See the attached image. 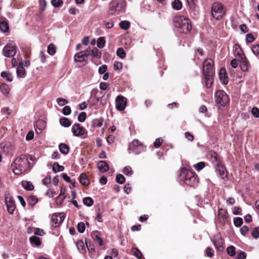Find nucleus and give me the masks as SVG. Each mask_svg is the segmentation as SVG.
<instances>
[{"label":"nucleus","instance_id":"50","mask_svg":"<svg viewBox=\"0 0 259 259\" xmlns=\"http://www.w3.org/2000/svg\"><path fill=\"white\" fill-rule=\"evenodd\" d=\"M57 102L58 104L60 106H63L64 105L67 104L68 102L67 100L63 99L62 98H58L57 99Z\"/></svg>","mask_w":259,"mask_h":259},{"label":"nucleus","instance_id":"34","mask_svg":"<svg viewBox=\"0 0 259 259\" xmlns=\"http://www.w3.org/2000/svg\"><path fill=\"white\" fill-rule=\"evenodd\" d=\"M64 169V166L59 165L58 163H55L53 165V170L55 172L62 171Z\"/></svg>","mask_w":259,"mask_h":259},{"label":"nucleus","instance_id":"61","mask_svg":"<svg viewBox=\"0 0 259 259\" xmlns=\"http://www.w3.org/2000/svg\"><path fill=\"white\" fill-rule=\"evenodd\" d=\"M251 113L255 117H259V109L257 107H253L251 109Z\"/></svg>","mask_w":259,"mask_h":259},{"label":"nucleus","instance_id":"4","mask_svg":"<svg viewBox=\"0 0 259 259\" xmlns=\"http://www.w3.org/2000/svg\"><path fill=\"white\" fill-rule=\"evenodd\" d=\"M175 27L180 33H188L192 29L190 20L184 16H176L174 19Z\"/></svg>","mask_w":259,"mask_h":259},{"label":"nucleus","instance_id":"17","mask_svg":"<svg viewBox=\"0 0 259 259\" xmlns=\"http://www.w3.org/2000/svg\"><path fill=\"white\" fill-rule=\"evenodd\" d=\"M219 78L220 81L224 84L228 82V74L225 68H221L220 70Z\"/></svg>","mask_w":259,"mask_h":259},{"label":"nucleus","instance_id":"11","mask_svg":"<svg viewBox=\"0 0 259 259\" xmlns=\"http://www.w3.org/2000/svg\"><path fill=\"white\" fill-rule=\"evenodd\" d=\"M71 132L75 137H81L87 134V131L80 124L75 123L72 126Z\"/></svg>","mask_w":259,"mask_h":259},{"label":"nucleus","instance_id":"16","mask_svg":"<svg viewBox=\"0 0 259 259\" xmlns=\"http://www.w3.org/2000/svg\"><path fill=\"white\" fill-rule=\"evenodd\" d=\"M17 75L18 78H24L25 77L26 71L22 62H20L17 68Z\"/></svg>","mask_w":259,"mask_h":259},{"label":"nucleus","instance_id":"35","mask_svg":"<svg viewBox=\"0 0 259 259\" xmlns=\"http://www.w3.org/2000/svg\"><path fill=\"white\" fill-rule=\"evenodd\" d=\"M9 29L8 24L5 21L2 22L0 23V30L3 32H7Z\"/></svg>","mask_w":259,"mask_h":259},{"label":"nucleus","instance_id":"21","mask_svg":"<svg viewBox=\"0 0 259 259\" xmlns=\"http://www.w3.org/2000/svg\"><path fill=\"white\" fill-rule=\"evenodd\" d=\"M240 67L242 71H247L249 67V63L246 57L244 58L240 59Z\"/></svg>","mask_w":259,"mask_h":259},{"label":"nucleus","instance_id":"8","mask_svg":"<svg viewBox=\"0 0 259 259\" xmlns=\"http://www.w3.org/2000/svg\"><path fill=\"white\" fill-rule=\"evenodd\" d=\"M215 99L220 106H225L230 101L228 95L223 90H219L215 92Z\"/></svg>","mask_w":259,"mask_h":259},{"label":"nucleus","instance_id":"6","mask_svg":"<svg viewBox=\"0 0 259 259\" xmlns=\"http://www.w3.org/2000/svg\"><path fill=\"white\" fill-rule=\"evenodd\" d=\"M212 16L216 20L221 19L226 13L225 7L220 3H214L211 7Z\"/></svg>","mask_w":259,"mask_h":259},{"label":"nucleus","instance_id":"48","mask_svg":"<svg viewBox=\"0 0 259 259\" xmlns=\"http://www.w3.org/2000/svg\"><path fill=\"white\" fill-rule=\"evenodd\" d=\"M205 166V163L204 162H200L194 165V168L196 170H200L202 169Z\"/></svg>","mask_w":259,"mask_h":259},{"label":"nucleus","instance_id":"25","mask_svg":"<svg viewBox=\"0 0 259 259\" xmlns=\"http://www.w3.org/2000/svg\"><path fill=\"white\" fill-rule=\"evenodd\" d=\"M29 241L32 246H38L41 244L40 238L35 236L30 237Z\"/></svg>","mask_w":259,"mask_h":259},{"label":"nucleus","instance_id":"2","mask_svg":"<svg viewBox=\"0 0 259 259\" xmlns=\"http://www.w3.org/2000/svg\"><path fill=\"white\" fill-rule=\"evenodd\" d=\"M180 184H185L191 187H194L198 183V178L196 173L190 169H183L179 177Z\"/></svg>","mask_w":259,"mask_h":259},{"label":"nucleus","instance_id":"24","mask_svg":"<svg viewBox=\"0 0 259 259\" xmlns=\"http://www.w3.org/2000/svg\"><path fill=\"white\" fill-rule=\"evenodd\" d=\"M0 90L4 95L8 96L9 94L10 89L7 84L3 83L0 85Z\"/></svg>","mask_w":259,"mask_h":259},{"label":"nucleus","instance_id":"49","mask_svg":"<svg viewBox=\"0 0 259 259\" xmlns=\"http://www.w3.org/2000/svg\"><path fill=\"white\" fill-rule=\"evenodd\" d=\"M122 172L124 174L127 176H131L133 174V170L130 166H125L123 168Z\"/></svg>","mask_w":259,"mask_h":259},{"label":"nucleus","instance_id":"60","mask_svg":"<svg viewBox=\"0 0 259 259\" xmlns=\"http://www.w3.org/2000/svg\"><path fill=\"white\" fill-rule=\"evenodd\" d=\"M249 231V228L247 226H243L240 229V233L243 236H245Z\"/></svg>","mask_w":259,"mask_h":259},{"label":"nucleus","instance_id":"13","mask_svg":"<svg viewBox=\"0 0 259 259\" xmlns=\"http://www.w3.org/2000/svg\"><path fill=\"white\" fill-rule=\"evenodd\" d=\"M116 108L118 111H123L126 106V98L122 95L118 96L115 100Z\"/></svg>","mask_w":259,"mask_h":259},{"label":"nucleus","instance_id":"10","mask_svg":"<svg viewBox=\"0 0 259 259\" xmlns=\"http://www.w3.org/2000/svg\"><path fill=\"white\" fill-rule=\"evenodd\" d=\"M65 218L64 213H55L52 214L51 218V226L54 228L59 227L64 221Z\"/></svg>","mask_w":259,"mask_h":259},{"label":"nucleus","instance_id":"45","mask_svg":"<svg viewBox=\"0 0 259 259\" xmlns=\"http://www.w3.org/2000/svg\"><path fill=\"white\" fill-rule=\"evenodd\" d=\"M253 54L256 56H259V45H254L251 48Z\"/></svg>","mask_w":259,"mask_h":259},{"label":"nucleus","instance_id":"56","mask_svg":"<svg viewBox=\"0 0 259 259\" xmlns=\"http://www.w3.org/2000/svg\"><path fill=\"white\" fill-rule=\"evenodd\" d=\"M34 233L36 235L42 236L44 235L45 232L42 229L36 228H35L34 230Z\"/></svg>","mask_w":259,"mask_h":259},{"label":"nucleus","instance_id":"37","mask_svg":"<svg viewBox=\"0 0 259 259\" xmlns=\"http://www.w3.org/2000/svg\"><path fill=\"white\" fill-rule=\"evenodd\" d=\"M91 56L95 58H100L101 56V53L97 48H94L93 50H91Z\"/></svg>","mask_w":259,"mask_h":259},{"label":"nucleus","instance_id":"20","mask_svg":"<svg viewBox=\"0 0 259 259\" xmlns=\"http://www.w3.org/2000/svg\"><path fill=\"white\" fill-rule=\"evenodd\" d=\"M213 244L219 250L223 249V241L220 236H215L213 237Z\"/></svg>","mask_w":259,"mask_h":259},{"label":"nucleus","instance_id":"59","mask_svg":"<svg viewBox=\"0 0 259 259\" xmlns=\"http://www.w3.org/2000/svg\"><path fill=\"white\" fill-rule=\"evenodd\" d=\"M211 158L212 162L214 165L217 163H220L218 158V155L216 153H213V154L211 155Z\"/></svg>","mask_w":259,"mask_h":259},{"label":"nucleus","instance_id":"44","mask_svg":"<svg viewBox=\"0 0 259 259\" xmlns=\"http://www.w3.org/2000/svg\"><path fill=\"white\" fill-rule=\"evenodd\" d=\"M133 255L136 256L138 258H141L143 256V255L139 249L137 248H134L133 249Z\"/></svg>","mask_w":259,"mask_h":259},{"label":"nucleus","instance_id":"1","mask_svg":"<svg viewBox=\"0 0 259 259\" xmlns=\"http://www.w3.org/2000/svg\"><path fill=\"white\" fill-rule=\"evenodd\" d=\"M30 168V162L26 156L21 155L15 159L13 169L15 174L20 175L28 171Z\"/></svg>","mask_w":259,"mask_h":259},{"label":"nucleus","instance_id":"43","mask_svg":"<svg viewBox=\"0 0 259 259\" xmlns=\"http://www.w3.org/2000/svg\"><path fill=\"white\" fill-rule=\"evenodd\" d=\"M242 223L243 220L241 218L237 217L234 219V224L237 227H240L242 225Z\"/></svg>","mask_w":259,"mask_h":259},{"label":"nucleus","instance_id":"23","mask_svg":"<svg viewBox=\"0 0 259 259\" xmlns=\"http://www.w3.org/2000/svg\"><path fill=\"white\" fill-rule=\"evenodd\" d=\"M21 185L23 188L27 191H32L34 189L33 185L29 181H23Z\"/></svg>","mask_w":259,"mask_h":259},{"label":"nucleus","instance_id":"62","mask_svg":"<svg viewBox=\"0 0 259 259\" xmlns=\"http://www.w3.org/2000/svg\"><path fill=\"white\" fill-rule=\"evenodd\" d=\"M102 122L99 119H96L93 120V124L94 127H100L102 125Z\"/></svg>","mask_w":259,"mask_h":259},{"label":"nucleus","instance_id":"22","mask_svg":"<svg viewBox=\"0 0 259 259\" xmlns=\"http://www.w3.org/2000/svg\"><path fill=\"white\" fill-rule=\"evenodd\" d=\"M235 51L234 52V54L236 57H238L239 59L244 58L245 57L241 48L238 45H236L235 46Z\"/></svg>","mask_w":259,"mask_h":259},{"label":"nucleus","instance_id":"58","mask_svg":"<svg viewBox=\"0 0 259 259\" xmlns=\"http://www.w3.org/2000/svg\"><path fill=\"white\" fill-rule=\"evenodd\" d=\"M255 39L254 37L251 33H248L246 35V40L247 42H252Z\"/></svg>","mask_w":259,"mask_h":259},{"label":"nucleus","instance_id":"30","mask_svg":"<svg viewBox=\"0 0 259 259\" xmlns=\"http://www.w3.org/2000/svg\"><path fill=\"white\" fill-rule=\"evenodd\" d=\"M60 151L63 154H67L69 151V146L64 143H61L59 145Z\"/></svg>","mask_w":259,"mask_h":259},{"label":"nucleus","instance_id":"40","mask_svg":"<svg viewBox=\"0 0 259 259\" xmlns=\"http://www.w3.org/2000/svg\"><path fill=\"white\" fill-rule=\"evenodd\" d=\"M38 201L37 198L34 196H29L28 198V202L30 205L33 206Z\"/></svg>","mask_w":259,"mask_h":259},{"label":"nucleus","instance_id":"28","mask_svg":"<svg viewBox=\"0 0 259 259\" xmlns=\"http://www.w3.org/2000/svg\"><path fill=\"white\" fill-rule=\"evenodd\" d=\"M82 52L76 53L74 56V59L76 62H82L85 61V58L84 57Z\"/></svg>","mask_w":259,"mask_h":259},{"label":"nucleus","instance_id":"7","mask_svg":"<svg viewBox=\"0 0 259 259\" xmlns=\"http://www.w3.org/2000/svg\"><path fill=\"white\" fill-rule=\"evenodd\" d=\"M129 153L138 155L146 150V147L138 140L135 139L130 143L128 147Z\"/></svg>","mask_w":259,"mask_h":259},{"label":"nucleus","instance_id":"41","mask_svg":"<svg viewBox=\"0 0 259 259\" xmlns=\"http://www.w3.org/2000/svg\"><path fill=\"white\" fill-rule=\"evenodd\" d=\"M125 179L124 176L121 174H118L116 176V182L117 183L122 184L125 182Z\"/></svg>","mask_w":259,"mask_h":259},{"label":"nucleus","instance_id":"26","mask_svg":"<svg viewBox=\"0 0 259 259\" xmlns=\"http://www.w3.org/2000/svg\"><path fill=\"white\" fill-rule=\"evenodd\" d=\"M171 6L175 10H180L182 8V3L180 0H174L171 2Z\"/></svg>","mask_w":259,"mask_h":259},{"label":"nucleus","instance_id":"31","mask_svg":"<svg viewBox=\"0 0 259 259\" xmlns=\"http://www.w3.org/2000/svg\"><path fill=\"white\" fill-rule=\"evenodd\" d=\"M1 75L3 78H6L8 81L11 82L13 80V76L11 74L7 71L2 72Z\"/></svg>","mask_w":259,"mask_h":259},{"label":"nucleus","instance_id":"12","mask_svg":"<svg viewBox=\"0 0 259 259\" xmlns=\"http://www.w3.org/2000/svg\"><path fill=\"white\" fill-rule=\"evenodd\" d=\"M215 171L218 175L225 181L228 180L227 172L226 168L221 163H217L214 165Z\"/></svg>","mask_w":259,"mask_h":259},{"label":"nucleus","instance_id":"42","mask_svg":"<svg viewBox=\"0 0 259 259\" xmlns=\"http://www.w3.org/2000/svg\"><path fill=\"white\" fill-rule=\"evenodd\" d=\"M116 54L121 59L124 58L126 56V54L124 50L121 48H120L117 49Z\"/></svg>","mask_w":259,"mask_h":259},{"label":"nucleus","instance_id":"54","mask_svg":"<svg viewBox=\"0 0 259 259\" xmlns=\"http://www.w3.org/2000/svg\"><path fill=\"white\" fill-rule=\"evenodd\" d=\"M205 253H206V255L209 257H212L214 255L213 250L209 247H208L206 248Z\"/></svg>","mask_w":259,"mask_h":259},{"label":"nucleus","instance_id":"55","mask_svg":"<svg viewBox=\"0 0 259 259\" xmlns=\"http://www.w3.org/2000/svg\"><path fill=\"white\" fill-rule=\"evenodd\" d=\"M163 140L162 139L159 138H157L154 142V146L156 148L159 147L162 143Z\"/></svg>","mask_w":259,"mask_h":259},{"label":"nucleus","instance_id":"14","mask_svg":"<svg viewBox=\"0 0 259 259\" xmlns=\"http://www.w3.org/2000/svg\"><path fill=\"white\" fill-rule=\"evenodd\" d=\"M218 218L221 224H225L228 220V213L226 210L220 208L218 210Z\"/></svg>","mask_w":259,"mask_h":259},{"label":"nucleus","instance_id":"15","mask_svg":"<svg viewBox=\"0 0 259 259\" xmlns=\"http://www.w3.org/2000/svg\"><path fill=\"white\" fill-rule=\"evenodd\" d=\"M7 210L10 214H13L15 209L14 200L11 197H7L5 198Z\"/></svg>","mask_w":259,"mask_h":259},{"label":"nucleus","instance_id":"3","mask_svg":"<svg viewBox=\"0 0 259 259\" xmlns=\"http://www.w3.org/2000/svg\"><path fill=\"white\" fill-rule=\"evenodd\" d=\"M213 64V61L210 59H206L203 62V72L207 88H210L213 82L214 75Z\"/></svg>","mask_w":259,"mask_h":259},{"label":"nucleus","instance_id":"32","mask_svg":"<svg viewBox=\"0 0 259 259\" xmlns=\"http://www.w3.org/2000/svg\"><path fill=\"white\" fill-rule=\"evenodd\" d=\"M83 203L85 205L90 207L93 205L94 200L92 198L87 197L83 198Z\"/></svg>","mask_w":259,"mask_h":259},{"label":"nucleus","instance_id":"33","mask_svg":"<svg viewBox=\"0 0 259 259\" xmlns=\"http://www.w3.org/2000/svg\"><path fill=\"white\" fill-rule=\"evenodd\" d=\"M120 27L123 30H127L130 27V23L128 21H121L119 23Z\"/></svg>","mask_w":259,"mask_h":259},{"label":"nucleus","instance_id":"19","mask_svg":"<svg viewBox=\"0 0 259 259\" xmlns=\"http://www.w3.org/2000/svg\"><path fill=\"white\" fill-rule=\"evenodd\" d=\"M98 167L99 170L102 172H104L109 170V165L105 161L101 160L97 163Z\"/></svg>","mask_w":259,"mask_h":259},{"label":"nucleus","instance_id":"27","mask_svg":"<svg viewBox=\"0 0 259 259\" xmlns=\"http://www.w3.org/2000/svg\"><path fill=\"white\" fill-rule=\"evenodd\" d=\"M79 181L80 183L84 186H87L89 184V179L87 176L84 173L80 174L79 177Z\"/></svg>","mask_w":259,"mask_h":259},{"label":"nucleus","instance_id":"39","mask_svg":"<svg viewBox=\"0 0 259 259\" xmlns=\"http://www.w3.org/2000/svg\"><path fill=\"white\" fill-rule=\"evenodd\" d=\"M227 252L231 256H234L235 255V247L234 246H230L227 248Z\"/></svg>","mask_w":259,"mask_h":259},{"label":"nucleus","instance_id":"46","mask_svg":"<svg viewBox=\"0 0 259 259\" xmlns=\"http://www.w3.org/2000/svg\"><path fill=\"white\" fill-rule=\"evenodd\" d=\"M77 228L78 231L79 233H83L84 232L85 229V226L84 223H83V222L79 223L78 224Z\"/></svg>","mask_w":259,"mask_h":259},{"label":"nucleus","instance_id":"9","mask_svg":"<svg viewBox=\"0 0 259 259\" xmlns=\"http://www.w3.org/2000/svg\"><path fill=\"white\" fill-rule=\"evenodd\" d=\"M17 47L14 41L10 40L3 49V53L6 57H12L16 55Z\"/></svg>","mask_w":259,"mask_h":259},{"label":"nucleus","instance_id":"52","mask_svg":"<svg viewBox=\"0 0 259 259\" xmlns=\"http://www.w3.org/2000/svg\"><path fill=\"white\" fill-rule=\"evenodd\" d=\"M251 234L253 238H258L259 237V227L254 228L252 231Z\"/></svg>","mask_w":259,"mask_h":259},{"label":"nucleus","instance_id":"57","mask_svg":"<svg viewBox=\"0 0 259 259\" xmlns=\"http://www.w3.org/2000/svg\"><path fill=\"white\" fill-rule=\"evenodd\" d=\"M107 69V66L106 65H102L98 69L99 73L100 74H103L106 73V71Z\"/></svg>","mask_w":259,"mask_h":259},{"label":"nucleus","instance_id":"47","mask_svg":"<svg viewBox=\"0 0 259 259\" xmlns=\"http://www.w3.org/2000/svg\"><path fill=\"white\" fill-rule=\"evenodd\" d=\"M87 117L86 113L84 112H81L78 115L77 120L79 122H83L85 121Z\"/></svg>","mask_w":259,"mask_h":259},{"label":"nucleus","instance_id":"51","mask_svg":"<svg viewBox=\"0 0 259 259\" xmlns=\"http://www.w3.org/2000/svg\"><path fill=\"white\" fill-rule=\"evenodd\" d=\"M246 256V254L245 252L239 250L237 252V255L236 257V259H245Z\"/></svg>","mask_w":259,"mask_h":259},{"label":"nucleus","instance_id":"53","mask_svg":"<svg viewBox=\"0 0 259 259\" xmlns=\"http://www.w3.org/2000/svg\"><path fill=\"white\" fill-rule=\"evenodd\" d=\"M71 108L69 106H65L62 109V113L64 115H68L71 113Z\"/></svg>","mask_w":259,"mask_h":259},{"label":"nucleus","instance_id":"36","mask_svg":"<svg viewBox=\"0 0 259 259\" xmlns=\"http://www.w3.org/2000/svg\"><path fill=\"white\" fill-rule=\"evenodd\" d=\"M48 53L51 56L56 53V48L54 44H51L48 47Z\"/></svg>","mask_w":259,"mask_h":259},{"label":"nucleus","instance_id":"64","mask_svg":"<svg viewBox=\"0 0 259 259\" xmlns=\"http://www.w3.org/2000/svg\"><path fill=\"white\" fill-rule=\"evenodd\" d=\"M62 3V0H52V5L55 7H60Z\"/></svg>","mask_w":259,"mask_h":259},{"label":"nucleus","instance_id":"5","mask_svg":"<svg viewBox=\"0 0 259 259\" xmlns=\"http://www.w3.org/2000/svg\"><path fill=\"white\" fill-rule=\"evenodd\" d=\"M126 7L125 0H112L109 3V12L114 14L116 12H124Z\"/></svg>","mask_w":259,"mask_h":259},{"label":"nucleus","instance_id":"38","mask_svg":"<svg viewBox=\"0 0 259 259\" xmlns=\"http://www.w3.org/2000/svg\"><path fill=\"white\" fill-rule=\"evenodd\" d=\"M105 39L104 37H100L97 40V47L100 48H103L105 44Z\"/></svg>","mask_w":259,"mask_h":259},{"label":"nucleus","instance_id":"63","mask_svg":"<svg viewBox=\"0 0 259 259\" xmlns=\"http://www.w3.org/2000/svg\"><path fill=\"white\" fill-rule=\"evenodd\" d=\"M100 89L101 90L105 91L109 89V84L104 82H101L100 83Z\"/></svg>","mask_w":259,"mask_h":259},{"label":"nucleus","instance_id":"18","mask_svg":"<svg viewBox=\"0 0 259 259\" xmlns=\"http://www.w3.org/2000/svg\"><path fill=\"white\" fill-rule=\"evenodd\" d=\"M92 239L97 243H98L99 246H102L103 242L102 239L100 237V233L98 231L92 232L91 234Z\"/></svg>","mask_w":259,"mask_h":259},{"label":"nucleus","instance_id":"29","mask_svg":"<svg viewBox=\"0 0 259 259\" xmlns=\"http://www.w3.org/2000/svg\"><path fill=\"white\" fill-rule=\"evenodd\" d=\"M59 121L60 124L65 127H68L71 124V121L66 117L61 118Z\"/></svg>","mask_w":259,"mask_h":259}]
</instances>
